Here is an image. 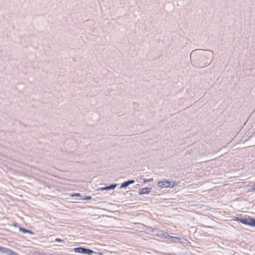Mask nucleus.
Masks as SVG:
<instances>
[{"label": "nucleus", "mask_w": 255, "mask_h": 255, "mask_svg": "<svg viewBox=\"0 0 255 255\" xmlns=\"http://www.w3.org/2000/svg\"><path fill=\"white\" fill-rule=\"evenodd\" d=\"M128 181H126V182H124V183H123L121 185V187L120 188H125L126 187H127L128 186Z\"/></svg>", "instance_id": "12"}, {"label": "nucleus", "mask_w": 255, "mask_h": 255, "mask_svg": "<svg viewBox=\"0 0 255 255\" xmlns=\"http://www.w3.org/2000/svg\"><path fill=\"white\" fill-rule=\"evenodd\" d=\"M155 232V235L158 237L165 239H168V237H170L166 232L163 231L156 230Z\"/></svg>", "instance_id": "4"}, {"label": "nucleus", "mask_w": 255, "mask_h": 255, "mask_svg": "<svg viewBox=\"0 0 255 255\" xmlns=\"http://www.w3.org/2000/svg\"><path fill=\"white\" fill-rule=\"evenodd\" d=\"M255 190V184H253L252 185H250L249 186V188L248 189V191L249 192H253Z\"/></svg>", "instance_id": "10"}, {"label": "nucleus", "mask_w": 255, "mask_h": 255, "mask_svg": "<svg viewBox=\"0 0 255 255\" xmlns=\"http://www.w3.org/2000/svg\"><path fill=\"white\" fill-rule=\"evenodd\" d=\"M251 226H255V219L252 218V223H251Z\"/></svg>", "instance_id": "18"}, {"label": "nucleus", "mask_w": 255, "mask_h": 255, "mask_svg": "<svg viewBox=\"0 0 255 255\" xmlns=\"http://www.w3.org/2000/svg\"><path fill=\"white\" fill-rule=\"evenodd\" d=\"M96 255H103L104 254L103 253H99V252H94L93 253Z\"/></svg>", "instance_id": "22"}, {"label": "nucleus", "mask_w": 255, "mask_h": 255, "mask_svg": "<svg viewBox=\"0 0 255 255\" xmlns=\"http://www.w3.org/2000/svg\"><path fill=\"white\" fill-rule=\"evenodd\" d=\"M71 197H78V196H81V195L79 193H75V194H71L70 195Z\"/></svg>", "instance_id": "15"}, {"label": "nucleus", "mask_w": 255, "mask_h": 255, "mask_svg": "<svg viewBox=\"0 0 255 255\" xmlns=\"http://www.w3.org/2000/svg\"><path fill=\"white\" fill-rule=\"evenodd\" d=\"M117 184H111V185L109 186V190L115 189L116 188V187L117 186Z\"/></svg>", "instance_id": "13"}, {"label": "nucleus", "mask_w": 255, "mask_h": 255, "mask_svg": "<svg viewBox=\"0 0 255 255\" xmlns=\"http://www.w3.org/2000/svg\"><path fill=\"white\" fill-rule=\"evenodd\" d=\"M15 252H13L12 250L7 248L4 254L8 255H14Z\"/></svg>", "instance_id": "8"}, {"label": "nucleus", "mask_w": 255, "mask_h": 255, "mask_svg": "<svg viewBox=\"0 0 255 255\" xmlns=\"http://www.w3.org/2000/svg\"><path fill=\"white\" fill-rule=\"evenodd\" d=\"M71 194H65V199H69V197H70V195Z\"/></svg>", "instance_id": "17"}, {"label": "nucleus", "mask_w": 255, "mask_h": 255, "mask_svg": "<svg viewBox=\"0 0 255 255\" xmlns=\"http://www.w3.org/2000/svg\"><path fill=\"white\" fill-rule=\"evenodd\" d=\"M153 181V179L152 178H150V179H144L143 180V182L144 183H146V182H151Z\"/></svg>", "instance_id": "16"}, {"label": "nucleus", "mask_w": 255, "mask_h": 255, "mask_svg": "<svg viewBox=\"0 0 255 255\" xmlns=\"http://www.w3.org/2000/svg\"><path fill=\"white\" fill-rule=\"evenodd\" d=\"M39 255H52V254H50V255H43V254H39Z\"/></svg>", "instance_id": "23"}, {"label": "nucleus", "mask_w": 255, "mask_h": 255, "mask_svg": "<svg viewBox=\"0 0 255 255\" xmlns=\"http://www.w3.org/2000/svg\"><path fill=\"white\" fill-rule=\"evenodd\" d=\"M171 182L166 180L159 181L157 184L158 186L160 188L169 187H171ZM173 186V185L171 186V187Z\"/></svg>", "instance_id": "3"}, {"label": "nucleus", "mask_w": 255, "mask_h": 255, "mask_svg": "<svg viewBox=\"0 0 255 255\" xmlns=\"http://www.w3.org/2000/svg\"><path fill=\"white\" fill-rule=\"evenodd\" d=\"M83 248H76L74 249V251L75 253H83V251H82Z\"/></svg>", "instance_id": "11"}, {"label": "nucleus", "mask_w": 255, "mask_h": 255, "mask_svg": "<svg viewBox=\"0 0 255 255\" xmlns=\"http://www.w3.org/2000/svg\"><path fill=\"white\" fill-rule=\"evenodd\" d=\"M91 199V197L88 196V197H86L85 198L80 199L79 200H90Z\"/></svg>", "instance_id": "20"}, {"label": "nucleus", "mask_w": 255, "mask_h": 255, "mask_svg": "<svg viewBox=\"0 0 255 255\" xmlns=\"http://www.w3.org/2000/svg\"><path fill=\"white\" fill-rule=\"evenodd\" d=\"M181 243H183V244H184L185 242H181Z\"/></svg>", "instance_id": "25"}, {"label": "nucleus", "mask_w": 255, "mask_h": 255, "mask_svg": "<svg viewBox=\"0 0 255 255\" xmlns=\"http://www.w3.org/2000/svg\"><path fill=\"white\" fill-rule=\"evenodd\" d=\"M7 248H4V247H0V252L2 253H5L6 250Z\"/></svg>", "instance_id": "14"}, {"label": "nucleus", "mask_w": 255, "mask_h": 255, "mask_svg": "<svg viewBox=\"0 0 255 255\" xmlns=\"http://www.w3.org/2000/svg\"><path fill=\"white\" fill-rule=\"evenodd\" d=\"M168 238L172 239L173 242H176L181 240V239L177 237H173L170 236V237H168Z\"/></svg>", "instance_id": "9"}, {"label": "nucleus", "mask_w": 255, "mask_h": 255, "mask_svg": "<svg viewBox=\"0 0 255 255\" xmlns=\"http://www.w3.org/2000/svg\"><path fill=\"white\" fill-rule=\"evenodd\" d=\"M151 189V188H148V187L142 188L140 190V191L139 192V195H142V194H147L150 193Z\"/></svg>", "instance_id": "5"}, {"label": "nucleus", "mask_w": 255, "mask_h": 255, "mask_svg": "<svg viewBox=\"0 0 255 255\" xmlns=\"http://www.w3.org/2000/svg\"><path fill=\"white\" fill-rule=\"evenodd\" d=\"M101 190H109V186H107V187H103V188H101L100 189Z\"/></svg>", "instance_id": "19"}, {"label": "nucleus", "mask_w": 255, "mask_h": 255, "mask_svg": "<svg viewBox=\"0 0 255 255\" xmlns=\"http://www.w3.org/2000/svg\"><path fill=\"white\" fill-rule=\"evenodd\" d=\"M82 251H83V253L82 254H84L91 255V254H93L94 253V252L92 250H89V249H85V248H83V249H82Z\"/></svg>", "instance_id": "6"}, {"label": "nucleus", "mask_w": 255, "mask_h": 255, "mask_svg": "<svg viewBox=\"0 0 255 255\" xmlns=\"http://www.w3.org/2000/svg\"><path fill=\"white\" fill-rule=\"evenodd\" d=\"M213 55V52L210 50H194L190 55L191 63L194 67L203 68L211 63Z\"/></svg>", "instance_id": "1"}, {"label": "nucleus", "mask_w": 255, "mask_h": 255, "mask_svg": "<svg viewBox=\"0 0 255 255\" xmlns=\"http://www.w3.org/2000/svg\"><path fill=\"white\" fill-rule=\"evenodd\" d=\"M56 241H61V240H60L59 239H56Z\"/></svg>", "instance_id": "24"}, {"label": "nucleus", "mask_w": 255, "mask_h": 255, "mask_svg": "<svg viewBox=\"0 0 255 255\" xmlns=\"http://www.w3.org/2000/svg\"><path fill=\"white\" fill-rule=\"evenodd\" d=\"M236 220L239 221L244 224L251 226L252 224L251 223H252V218L250 217H245L244 219H239L238 218H237Z\"/></svg>", "instance_id": "2"}, {"label": "nucleus", "mask_w": 255, "mask_h": 255, "mask_svg": "<svg viewBox=\"0 0 255 255\" xmlns=\"http://www.w3.org/2000/svg\"><path fill=\"white\" fill-rule=\"evenodd\" d=\"M128 185H130V184H133L134 183V180H128Z\"/></svg>", "instance_id": "21"}, {"label": "nucleus", "mask_w": 255, "mask_h": 255, "mask_svg": "<svg viewBox=\"0 0 255 255\" xmlns=\"http://www.w3.org/2000/svg\"><path fill=\"white\" fill-rule=\"evenodd\" d=\"M19 230L24 233H29L31 235L33 234V233L32 231L22 228H20Z\"/></svg>", "instance_id": "7"}]
</instances>
